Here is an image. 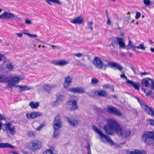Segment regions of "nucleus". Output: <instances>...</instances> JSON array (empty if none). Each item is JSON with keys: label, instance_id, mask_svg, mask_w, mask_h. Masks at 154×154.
Instances as JSON below:
<instances>
[{"label": "nucleus", "instance_id": "obj_1", "mask_svg": "<svg viewBox=\"0 0 154 154\" xmlns=\"http://www.w3.org/2000/svg\"><path fill=\"white\" fill-rule=\"evenodd\" d=\"M107 122V124L103 127V129L107 134L113 135L116 133L123 138H126L130 135V131L123 129L116 120L110 119Z\"/></svg>", "mask_w": 154, "mask_h": 154}, {"label": "nucleus", "instance_id": "obj_2", "mask_svg": "<svg viewBox=\"0 0 154 154\" xmlns=\"http://www.w3.org/2000/svg\"><path fill=\"white\" fill-rule=\"evenodd\" d=\"M23 77L20 75H16L13 77L6 76L5 75H0V82L7 83L12 86L15 87H27L26 85H17L19 82L23 79Z\"/></svg>", "mask_w": 154, "mask_h": 154}, {"label": "nucleus", "instance_id": "obj_3", "mask_svg": "<svg viewBox=\"0 0 154 154\" xmlns=\"http://www.w3.org/2000/svg\"><path fill=\"white\" fill-rule=\"evenodd\" d=\"M142 140L148 145L154 146V132H145L142 135Z\"/></svg>", "mask_w": 154, "mask_h": 154}, {"label": "nucleus", "instance_id": "obj_4", "mask_svg": "<svg viewBox=\"0 0 154 154\" xmlns=\"http://www.w3.org/2000/svg\"><path fill=\"white\" fill-rule=\"evenodd\" d=\"M42 143L40 140L36 139L28 143L27 147L32 151L35 152L40 149L42 147Z\"/></svg>", "mask_w": 154, "mask_h": 154}, {"label": "nucleus", "instance_id": "obj_5", "mask_svg": "<svg viewBox=\"0 0 154 154\" xmlns=\"http://www.w3.org/2000/svg\"><path fill=\"white\" fill-rule=\"evenodd\" d=\"M62 126L61 122L60 120V117L59 115H57L55 117L54 121V131L53 134V137H56L58 134L59 131L57 130L59 129Z\"/></svg>", "mask_w": 154, "mask_h": 154}, {"label": "nucleus", "instance_id": "obj_6", "mask_svg": "<svg viewBox=\"0 0 154 154\" xmlns=\"http://www.w3.org/2000/svg\"><path fill=\"white\" fill-rule=\"evenodd\" d=\"M0 19L6 20L13 19L17 21L20 20V18L13 13L8 11H5L1 15H0Z\"/></svg>", "mask_w": 154, "mask_h": 154}, {"label": "nucleus", "instance_id": "obj_7", "mask_svg": "<svg viewBox=\"0 0 154 154\" xmlns=\"http://www.w3.org/2000/svg\"><path fill=\"white\" fill-rule=\"evenodd\" d=\"M92 128L94 131L98 134L102 138H105L106 141L110 143L111 145L114 144V142L109 137L104 134L102 131L94 125H92Z\"/></svg>", "mask_w": 154, "mask_h": 154}, {"label": "nucleus", "instance_id": "obj_8", "mask_svg": "<svg viewBox=\"0 0 154 154\" xmlns=\"http://www.w3.org/2000/svg\"><path fill=\"white\" fill-rule=\"evenodd\" d=\"M141 84L144 87H154V81L149 78H144L142 79Z\"/></svg>", "mask_w": 154, "mask_h": 154}, {"label": "nucleus", "instance_id": "obj_9", "mask_svg": "<svg viewBox=\"0 0 154 154\" xmlns=\"http://www.w3.org/2000/svg\"><path fill=\"white\" fill-rule=\"evenodd\" d=\"M107 110L109 113H112L116 116H120L122 115L120 111L115 107L109 106L107 107Z\"/></svg>", "mask_w": 154, "mask_h": 154}, {"label": "nucleus", "instance_id": "obj_10", "mask_svg": "<svg viewBox=\"0 0 154 154\" xmlns=\"http://www.w3.org/2000/svg\"><path fill=\"white\" fill-rule=\"evenodd\" d=\"M92 62L99 69H102L104 66V64L101 59L98 57H95L93 60Z\"/></svg>", "mask_w": 154, "mask_h": 154}, {"label": "nucleus", "instance_id": "obj_11", "mask_svg": "<svg viewBox=\"0 0 154 154\" xmlns=\"http://www.w3.org/2000/svg\"><path fill=\"white\" fill-rule=\"evenodd\" d=\"M107 66L112 68L122 71L123 70V68L122 66L119 64L113 62H109L107 64Z\"/></svg>", "mask_w": 154, "mask_h": 154}, {"label": "nucleus", "instance_id": "obj_12", "mask_svg": "<svg viewBox=\"0 0 154 154\" xmlns=\"http://www.w3.org/2000/svg\"><path fill=\"white\" fill-rule=\"evenodd\" d=\"M11 125L12 123L9 122L3 124L4 125H5L6 130L9 131L11 134L13 135L15 133V127L13 126L11 128Z\"/></svg>", "mask_w": 154, "mask_h": 154}, {"label": "nucleus", "instance_id": "obj_13", "mask_svg": "<svg viewBox=\"0 0 154 154\" xmlns=\"http://www.w3.org/2000/svg\"><path fill=\"white\" fill-rule=\"evenodd\" d=\"M42 115V114L40 112H33L30 113H27L26 116L28 119H34L35 118L40 117Z\"/></svg>", "mask_w": 154, "mask_h": 154}, {"label": "nucleus", "instance_id": "obj_14", "mask_svg": "<svg viewBox=\"0 0 154 154\" xmlns=\"http://www.w3.org/2000/svg\"><path fill=\"white\" fill-rule=\"evenodd\" d=\"M67 104L71 106L72 105L70 108V110L72 111L77 109L78 108V106L77 105V102L75 100H73L68 101L67 102Z\"/></svg>", "mask_w": 154, "mask_h": 154}, {"label": "nucleus", "instance_id": "obj_15", "mask_svg": "<svg viewBox=\"0 0 154 154\" xmlns=\"http://www.w3.org/2000/svg\"><path fill=\"white\" fill-rule=\"evenodd\" d=\"M83 22V18L81 16H79L71 21L70 22L74 24H81Z\"/></svg>", "mask_w": 154, "mask_h": 154}, {"label": "nucleus", "instance_id": "obj_16", "mask_svg": "<svg viewBox=\"0 0 154 154\" xmlns=\"http://www.w3.org/2000/svg\"><path fill=\"white\" fill-rule=\"evenodd\" d=\"M94 96L106 97L107 96L106 92L104 91H96L94 92Z\"/></svg>", "mask_w": 154, "mask_h": 154}, {"label": "nucleus", "instance_id": "obj_17", "mask_svg": "<svg viewBox=\"0 0 154 154\" xmlns=\"http://www.w3.org/2000/svg\"><path fill=\"white\" fill-rule=\"evenodd\" d=\"M52 63L55 65L62 66L66 65L68 62L64 60H55L53 61Z\"/></svg>", "mask_w": 154, "mask_h": 154}, {"label": "nucleus", "instance_id": "obj_18", "mask_svg": "<svg viewBox=\"0 0 154 154\" xmlns=\"http://www.w3.org/2000/svg\"><path fill=\"white\" fill-rule=\"evenodd\" d=\"M69 91L73 93H82L84 92V90L82 88L77 87L75 88H71Z\"/></svg>", "mask_w": 154, "mask_h": 154}, {"label": "nucleus", "instance_id": "obj_19", "mask_svg": "<svg viewBox=\"0 0 154 154\" xmlns=\"http://www.w3.org/2000/svg\"><path fill=\"white\" fill-rule=\"evenodd\" d=\"M146 109H144L146 112L149 115L154 117V109L147 106Z\"/></svg>", "mask_w": 154, "mask_h": 154}, {"label": "nucleus", "instance_id": "obj_20", "mask_svg": "<svg viewBox=\"0 0 154 154\" xmlns=\"http://www.w3.org/2000/svg\"><path fill=\"white\" fill-rule=\"evenodd\" d=\"M56 151L54 148L52 147H50V149H46L44 152L42 154H56Z\"/></svg>", "mask_w": 154, "mask_h": 154}, {"label": "nucleus", "instance_id": "obj_21", "mask_svg": "<svg viewBox=\"0 0 154 154\" xmlns=\"http://www.w3.org/2000/svg\"><path fill=\"white\" fill-rule=\"evenodd\" d=\"M135 98L137 99V101L140 104L141 108L144 109H146L147 107V105L145 104V102L142 99L135 97Z\"/></svg>", "mask_w": 154, "mask_h": 154}, {"label": "nucleus", "instance_id": "obj_22", "mask_svg": "<svg viewBox=\"0 0 154 154\" xmlns=\"http://www.w3.org/2000/svg\"><path fill=\"white\" fill-rule=\"evenodd\" d=\"M116 38L117 42L118 43L119 47L122 48H124L125 47V44L124 42L123 38L118 37H116Z\"/></svg>", "mask_w": 154, "mask_h": 154}, {"label": "nucleus", "instance_id": "obj_23", "mask_svg": "<svg viewBox=\"0 0 154 154\" xmlns=\"http://www.w3.org/2000/svg\"><path fill=\"white\" fill-rule=\"evenodd\" d=\"M63 99V97L62 95L59 96L56 100L52 103V106H54L57 105L59 103H60L62 101Z\"/></svg>", "mask_w": 154, "mask_h": 154}, {"label": "nucleus", "instance_id": "obj_24", "mask_svg": "<svg viewBox=\"0 0 154 154\" xmlns=\"http://www.w3.org/2000/svg\"><path fill=\"white\" fill-rule=\"evenodd\" d=\"M72 81V78L69 76H67L65 78L64 84L69 86Z\"/></svg>", "mask_w": 154, "mask_h": 154}, {"label": "nucleus", "instance_id": "obj_25", "mask_svg": "<svg viewBox=\"0 0 154 154\" xmlns=\"http://www.w3.org/2000/svg\"><path fill=\"white\" fill-rule=\"evenodd\" d=\"M68 122L69 123V124L72 126L75 127L76 125H78L79 124V121L77 120H74L72 121L70 120V119L68 117L67 118Z\"/></svg>", "mask_w": 154, "mask_h": 154}, {"label": "nucleus", "instance_id": "obj_26", "mask_svg": "<svg viewBox=\"0 0 154 154\" xmlns=\"http://www.w3.org/2000/svg\"><path fill=\"white\" fill-rule=\"evenodd\" d=\"M45 1L48 4L51 5H52L51 2H52L56 4L60 5H61V2L59 0H46Z\"/></svg>", "mask_w": 154, "mask_h": 154}, {"label": "nucleus", "instance_id": "obj_27", "mask_svg": "<svg viewBox=\"0 0 154 154\" xmlns=\"http://www.w3.org/2000/svg\"><path fill=\"white\" fill-rule=\"evenodd\" d=\"M29 105L32 109H36L38 106L39 103L38 102L34 103L32 101L30 102Z\"/></svg>", "mask_w": 154, "mask_h": 154}, {"label": "nucleus", "instance_id": "obj_28", "mask_svg": "<svg viewBox=\"0 0 154 154\" xmlns=\"http://www.w3.org/2000/svg\"><path fill=\"white\" fill-rule=\"evenodd\" d=\"M27 134L28 136L30 137H36V134L33 131H29L27 132Z\"/></svg>", "mask_w": 154, "mask_h": 154}, {"label": "nucleus", "instance_id": "obj_29", "mask_svg": "<svg viewBox=\"0 0 154 154\" xmlns=\"http://www.w3.org/2000/svg\"><path fill=\"white\" fill-rule=\"evenodd\" d=\"M135 48L138 49H140L142 50H145L146 49V47L144 46L143 44L142 43L138 46H135Z\"/></svg>", "mask_w": 154, "mask_h": 154}, {"label": "nucleus", "instance_id": "obj_30", "mask_svg": "<svg viewBox=\"0 0 154 154\" xmlns=\"http://www.w3.org/2000/svg\"><path fill=\"white\" fill-rule=\"evenodd\" d=\"M135 154H146V152L144 150L135 149Z\"/></svg>", "mask_w": 154, "mask_h": 154}, {"label": "nucleus", "instance_id": "obj_31", "mask_svg": "<svg viewBox=\"0 0 154 154\" xmlns=\"http://www.w3.org/2000/svg\"><path fill=\"white\" fill-rule=\"evenodd\" d=\"M19 92H20L23 91H24L29 90L30 88L29 87H19Z\"/></svg>", "mask_w": 154, "mask_h": 154}, {"label": "nucleus", "instance_id": "obj_32", "mask_svg": "<svg viewBox=\"0 0 154 154\" xmlns=\"http://www.w3.org/2000/svg\"><path fill=\"white\" fill-rule=\"evenodd\" d=\"M6 68L10 71H12L14 69L13 65L11 64H7L6 66Z\"/></svg>", "mask_w": 154, "mask_h": 154}, {"label": "nucleus", "instance_id": "obj_33", "mask_svg": "<svg viewBox=\"0 0 154 154\" xmlns=\"http://www.w3.org/2000/svg\"><path fill=\"white\" fill-rule=\"evenodd\" d=\"M99 81V80L95 78H93L91 79V83L92 85H94L97 83Z\"/></svg>", "mask_w": 154, "mask_h": 154}, {"label": "nucleus", "instance_id": "obj_34", "mask_svg": "<svg viewBox=\"0 0 154 154\" xmlns=\"http://www.w3.org/2000/svg\"><path fill=\"white\" fill-rule=\"evenodd\" d=\"M45 126V124L44 123H42L40 126L36 128V130L37 131H40Z\"/></svg>", "mask_w": 154, "mask_h": 154}, {"label": "nucleus", "instance_id": "obj_35", "mask_svg": "<svg viewBox=\"0 0 154 154\" xmlns=\"http://www.w3.org/2000/svg\"><path fill=\"white\" fill-rule=\"evenodd\" d=\"M126 83L133 87H135V83L132 81L128 80L127 79V80H126Z\"/></svg>", "mask_w": 154, "mask_h": 154}, {"label": "nucleus", "instance_id": "obj_36", "mask_svg": "<svg viewBox=\"0 0 154 154\" xmlns=\"http://www.w3.org/2000/svg\"><path fill=\"white\" fill-rule=\"evenodd\" d=\"M132 47L131 41L129 40L128 45L126 47V48L128 50L130 49Z\"/></svg>", "mask_w": 154, "mask_h": 154}, {"label": "nucleus", "instance_id": "obj_37", "mask_svg": "<svg viewBox=\"0 0 154 154\" xmlns=\"http://www.w3.org/2000/svg\"><path fill=\"white\" fill-rule=\"evenodd\" d=\"M93 24V21H91L90 23H88V28L92 30H93V27L91 26Z\"/></svg>", "mask_w": 154, "mask_h": 154}, {"label": "nucleus", "instance_id": "obj_38", "mask_svg": "<svg viewBox=\"0 0 154 154\" xmlns=\"http://www.w3.org/2000/svg\"><path fill=\"white\" fill-rule=\"evenodd\" d=\"M143 2L146 6H149L151 5V2L150 0H144Z\"/></svg>", "mask_w": 154, "mask_h": 154}, {"label": "nucleus", "instance_id": "obj_39", "mask_svg": "<svg viewBox=\"0 0 154 154\" xmlns=\"http://www.w3.org/2000/svg\"><path fill=\"white\" fill-rule=\"evenodd\" d=\"M147 121L149 122L150 125L154 126V120L152 119H148L147 120Z\"/></svg>", "mask_w": 154, "mask_h": 154}, {"label": "nucleus", "instance_id": "obj_40", "mask_svg": "<svg viewBox=\"0 0 154 154\" xmlns=\"http://www.w3.org/2000/svg\"><path fill=\"white\" fill-rule=\"evenodd\" d=\"M136 15L135 16V18L136 19H138L141 16V14L140 12L137 11L136 12Z\"/></svg>", "mask_w": 154, "mask_h": 154}, {"label": "nucleus", "instance_id": "obj_41", "mask_svg": "<svg viewBox=\"0 0 154 154\" xmlns=\"http://www.w3.org/2000/svg\"><path fill=\"white\" fill-rule=\"evenodd\" d=\"M6 59V57L3 54H2L0 53V61L1 60H5Z\"/></svg>", "mask_w": 154, "mask_h": 154}, {"label": "nucleus", "instance_id": "obj_42", "mask_svg": "<svg viewBox=\"0 0 154 154\" xmlns=\"http://www.w3.org/2000/svg\"><path fill=\"white\" fill-rule=\"evenodd\" d=\"M25 34H26L29 36L31 38H34L35 37L37 36V35H33V34H31L28 33H24Z\"/></svg>", "mask_w": 154, "mask_h": 154}, {"label": "nucleus", "instance_id": "obj_43", "mask_svg": "<svg viewBox=\"0 0 154 154\" xmlns=\"http://www.w3.org/2000/svg\"><path fill=\"white\" fill-rule=\"evenodd\" d=\"M120 77L123 79H126V80H127V77L124 74H121L120 75Z\"/></svg>", "mask_w": 154, "mask_h": 154}, {"label": "nucleus", "instance_id": "obj_44", "mask_svg": "<svg viewBox=\"0 0 154 154\" xmlns=\"http://www.w3.org/2000/svg\"><path fill=\"white\" fill-rule=\"evenodd\" d=\"M127 154H135V151H130L129 150H127L126 151Z\"/></svg>", "mask_w": 154, "mask_h": 154}, {"label": "nucleus", "instance_id": "obj_45", "mask_svg": "<svg viewBox=\"0 0 154 154\" xmlns=\"http://www.w3.org/2000/svg\"><path fill=\"white\" fill-rule=\"evenodd\" d=\"M74 55L78 57H80L83 56V54L81 53L75 54Z\"/></svg>", "mask_w": 154, "mask_h": 154}, {"label": "nucleus", "instance_id": "obj_46", "mask_svg": "<svg viewBox=\"0 0 154 154\" xmlns=\"http://www.w3.org/2000/svg\"><path fill=\"white\" fill-rule=\"evenodd\" d=\"M25 23L27 24H29L31 23V21L30 20L25 19Z\"/></svg>", "mask_w": 154, "mask_h": 154}, {"label": "nucleus", "instance_id": "obj_47", "mask_svg": "<svg viewBox=\"0 0 154 154\" xmlns=\"http://www.w3.org/2000/svg\"><path fill=\"white\" fill-rule=\"evenodd\" d=\"M88 154H91V151L90 146V145H89V144H88Z\"/></svg>", "mask_w": 154, "mask_h": 154}, {"label": "nucleus", "instance_id": "obj_48", "mask_svg": "<svg viewBox=\"0 0 154 154\" xmlns=\"http://www.w3.org/2000/svg\"><path fill=\"white\" fill-rule=\"evenodd\" d=\"M152 91H151L149 90L148 91V92L147 93H146V95L147 97H148L152 95Z\"/></svg>", "mask_w": 154, "mask_h": 154}, {"label": "nucleus", "instance_id": "obj_49", "mask_svg": "<svg viewBox=\"0 0 154 154\" xmlns=\"http://www.w3.org/2000/svg\"><path fill=\"white\" fill-rule=\"evenodd\" d=\"M5 118L4 116L2 115L1 114H0V120H5Z\"/></svg>", "mask_w": 154, "mask_h": 154}, {"label": "nucleus", "instance_id": "obj_50", "mask_svg": "<svg viewBox=\"0 0 154 154\" xmlns=\"http://www.w3.org/2000/svg\"><path fill=\"white\" fill-rule=\"evenodd\" d=\"M107 24L109 25H110L111 24V21L109 17V16H108L107 17Z\"/></svg>", "mask_w": 154, "mask_h": 154}, {"label": "nucleus", "instance_id": "obj_51", "mask_svg": "<svg viewBox=\"0 0 154 154\" xmlns=\"http://www.w3.org/2000/svg\"><path fill=\"white\" fill-rule=\"evenodd\" d=\"M10 153H11L13 154H20L18 152H17L15 151H11L10 152Z\"/></svg>", "mask_w": 154, "mask_h": 154}, {"label": "nucleus", "instance_id": "obj_52", "mask_svg": "<svg viewBox=\"0 0 154 154\" xmlns=\"http://www.w3.org/2000/svg\"><path fill=\"white\" fill-rule=\"evenodd\" d=\"M17 35L18 37H22L23 35V34H22L20 33H17Z\"/></svg>", "mask_w": 154, "mask_h": 154}, {"label": "nucleus", "instance_id": "obj_53", "mask_svg": "<svg viewBox=\"0 0 154 154\" xmlns=\"http://www.w3.org/2000/svg\"><path fill=\"white\" fill-rule=\"evenodd\" d=\"M51 87H44V89L45 90H46V91H48V92H49V91H48L47 90V88H48L49 89H48V90H51Z\"/></svg>", "mask_w": 154, "mask_h": 154}, {"label": "nucleus", "instance_id": "obj_54", "mask_svg": "<svg viewBox=\"0 0 154 154\" xmlns=\"http://www.w3.org/2000/svg\"><path fill=\"white\" fill-rule=\"evenodd\" d=\"M149 74V73H148V72H143L141 73V75H146V74Z\"/></svg>", "mask_w": 154, "mask_h": 154}, {"label": "nucleus", "instance_id": "obj_55", "mask_svg": "<svg viewBox=\"0 0 154 154\" xmlns=\"http://www.w3.org/2000/svg\"><path fill=\"white\" fill-rule=\"evenodd\" d=\"M6 89H8L10 91H12V87H6Z\"/></svg>", "mask_w": 154, "mask_h": 154}, {"label": "nucleus", "instance_id": "obj_56", "mask_svg": "<svg viewBox=\"0 0 154 154\" xmlns=\"http://www.w3.org/2000/svg\"><path fill=\"white\" fill-rule=\"evenodd\" d=\"M148 42H149V43L151 45H152L153 43V42L150 39H149L148 40Z\"/></svg>", "mask_w": 154, "mask_h": 154}, {"label": "nucleus", "instance_id": "obj_57", "mask_svg": "<svg viewBox=\"0 0 154 154\" xmlns=\"http://www.w3.org/2000/svg\"><path fill=\"white\" fill-rule=\"evenodd\" d=\"M135 87H140V84L138 83L135 82Z\"/></svg>", "mask_w": 154, "mask_h": 154}, {"label": "nucleus", "instance_id": "obj_58", "mask_svg": "<svg viewBox=\"0 0 154 154\" xmlns=\"http://www.w3.org/2000/svg\"><path fill=\"white\" fill-rule=\"evenodd\" d=\"M150 50L152 52H154V48H150Z\"/></svg>", "mask_w": 154, "mask_h": 154}, {"label": "nucleus", "instance_id": "obj_59", "mask_svg": "<svg viewBox=\"0 0 154 154\" xmlns=\"http://www.w3.org/2000/svg\"><path fill=\"white\" fill-rule=\"evenodd\" d=\"M51 45V46L52 49H54L55 47H57L56 46L53 45Z\"/></svg>", "mask_w": 154, "mask_h": 154}, {"label": "nucleus", "instance_id": "obj_60", "mask_svg": "<svg viewBox=\"0 0 154 154\" xmlns=\"http://www.w3.org/2000/svg\"><path fill=\"white\" fill-rule=\"evenodd\" d=\"M103 87H110V85L109 84H106L105 85H104L103 86Z\"/></svg>", "mask_w": 154, "mask_h": 154}, {"label": "nucleus", "instance_id": "obj_61", "mask_svg": "<svg viewBox=\"0 0 154 154\" xmlns=\"http://www.w3.org/2000/svg\"><path fill=\"white\" fill-rule=\"evenodd\" d=\"M43 87H50V86L49 85L47 84H45L44 86Z\"/></svg>", "mask_w": 154, "mask_h": 154}, {"label": "nucleus", "instance_id": "obj_62", "mask_svg": "<svg viewBox=\"0 0 154 154\" xmlns=\"http://www.w3.org/2000/svg\"><path fill=\"white\" fill-rule=\"evenodd\" d=\"M112 97L114 98H116V96L115 95H113L112 96Z\"/></svg>", "mask_w": 154, "mask_h": 154}, {"label": "nucleus", "instance_id": "obj_63", "mask_svg": "<svg viewBox=\"0 0 154 154\" xmlns=\"http://www.w3.org/2000/svg\"><path fill=\"white\" fill-rule=\"evenodd\" d=\"M83 64L82 63H80V64H79V65H80V66H83Z\"/></svg>", "mask_w": 154, "mask_h": 154}, {"label": "nucleus", "instance_id": "obj_64", "mask_svg": "<svg viewBox=\"0 0 154 154\" xmlns=\"http://www.w3.org/2000/svg\"><path fill=\"white\" fill-rule=\"evenodd\" d=\"M135 89L138 90L139 89V87H135Z\"/></svg>", "mask_w": 154, "mask_h": 154}]
</instances>
